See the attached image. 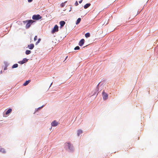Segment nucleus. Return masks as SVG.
I'll list each match as a JSON object with an SVG mask.
<instances>
[{
	"label": "nucleus",
	"mask_w": 158,
	"mask_h": 158,
	"mask_svg": "<svg viewBox=\"0 0 158 158\" xmlns=\"http://www.w3.org/2000/svg\"><path fill=\"white\" fill-rule=\"evenodd\" d=\"M37 36H35V37L34 38V40L35 41L36 40H37Z\"/></svg>",
	"instance_id": "24"
},
{
	"label": "nucleus",
	"mask_w": 158,
	"mask_h": 158,
	"mask_svg": "<svg viewBox=\"0 0 158 158\" xmlns=\"http://www.w3.org/2000/svg\"><path fill=\"white\" fill-rule=\"evenodd\" d=\"M58 31V27L57 25H55L52 31L53 33H55V32H57Z\"/></svg>",
	"instance_id": "5"
},
{
	"label": "nucleus",
	"mask_w": 158,
	"mask_h": 158,
	"mask_svg": "<svg viewBox=\"0 0 158 158\" xmlns=\"http://www.w3.org/2000/svg\"><path fill=\"white\" fill-rule=\"evenodd\" d=\"M31 81L30 80H28V81H25V82L23 84V85L24 86H25L27 85Z\"/></svg>",
	"instance_id": "10"
},
{
	"label": "nucleus",
	"mask_w": 158,
	"mask_h": 158,
	"mask_svg": "<svg viewBox=\"0 0 158 158\" xmlns=\"http://www.w3.org/2000/svg\"><path fill=\"white\" fill-rule=\"evenodd\" d=\"M27 61V60L26 58H24L21 61H20L19 62L21 64H23L26 62Z\"/></svg>",
	"instance_id": "8"
},
{
	"label": "nucleus",
	"mask_w": 158,
	"mask_h": 158,
	"mask_svg": "<svg viewBox=\"0 0 158 158\" xmlns=\"http://www.w3.org/2000/svg\"><path fill=\"white\" fill-rule=\"evenodd\" d=\"M0 152H2L3 153H5L6 152L5 149L0 146Z\"/></svg>",
	"instance_id": "12"
},
{
	"label": "nucleus",
	"mask_w": 158,
	"mask_h": 158,
	"mask_svg": "<svg viewBox=\"0 0 158 158\" xmlns=\"http://www.w3.org/2000/svg\"><path fill=\"white\" fill-rule=\"evenodd\" d=\"M28 2H32V0H28Z\"/></svg>",
	"instance_id": "26"
},
{
	"label": "nucleus",
	"mask_w": 158,
	"mask_h": 158,
	"mask_svg": "<svg viewBox=\"0 0 158 158\" xmlns=\"http://www.w3.org/2000/svg\"><path fill=\"white\" fill-rule=\"evenodd\" d=\"M82 133V131L81 130H79L77 131V135L78 136H79L80 134Z\"/></svg>",
	"instance_id": "15"
},
{
	"label": "nucleus",
	"mask_w": 158,
	"mask_h": 158,
	"mask_svg": "<svg viewBox=\"0 0 158 158\" xmlns=\"http://www.w3.org/2000/svg\"><path fill=\"white\" fill-rule=\"evenodd\" d=\"M85 36L86 38L89 37L90 36V34L89 33H87L85 34Z\"/></svg>",
	"instance_id": "19"
},
{
	"label": "nucleus",
	"mask_w": 158,
	"mask_h": 158,
	"mask_svg": "<svg viewBox=\"0 0 158 158\" xmlns=\"http://www.w3.org/2000/svg\"><path fill=\"white\" fill-rule=\"evenodd\" d=\"M31 53V51L30 50H27L26 52V54L27 55H28Z\"/></svg>",
	"instance_id": "20"
},
{
	"label": "nucleus",
	"mask_w": 158,
	"mask_h": 158,
	"mask_svg": "<svg viewBox=\"0 0 158 158\" xmlns=\"http://www.w3.org/2000/svg\"><path fill=\"white\" fill-rule=\"evenodd\" d=\"M43 106H43L41 107H39L37 109H35V112L34 113V114L36 112L38 111L39 110H40Z\"/></svg>",
	"instance_id": "16"
},
{
	"label": "nucleus",
	"mask_w": 158,
	"mask_h": 158,
	"mask_svg": "<svg viewBox=\"0 0 158 158\" xmlns=\"http://www.w3.org/2000/svg\"><path fill=\"white\" fill-rule=\"evenodd\" d=\"M52 83H51V85H50V86L52 85Z\"/></svg>",
	"instance_id": "30"
},
{
	"label": "nucleus",
	"mask_w": 158,
	"mask_h": 158,
	"mask_svg": "<svg viewBox=\"0 0 158 158\" xmlns=\"http://www.w3.org/2000/svg\"><path fill=\"white\" fill-rule=\"evenodd\" d=\"M78 3L77 2V1H76L75 3V5H76V6H77L78 5Z\"/></svg>",
	"instance_id": "25"
},
{
	"label": "nucleus",
	"mask_w": 158,
	"mask_h": 158,
	"mask_svg": "<svg viewBox=\"0 0 158 158\" xmlns=\"http://www.w3.org/2000/svg\"><path fill=\"white\" fill-rule=\"evenodd\" d=\"M65 23V22L63 21H61L60 22V26H61V27H63Z\"/></svg>",
	"instance_id": "13"
},
{
	"label": "nucleus",
	"mask_w": 158,
	"mask_h": 158,
	"mask_svg": "<svg viewBox=\"0 0 158 158\" xmlns=\"http://www.w3.org/2000/svg\"><path fill=\"white\" fill-rule=\"evenodd\" d=\"M85 42V40L84 39H82L80 40L79 43V45L81 46L83 45L84 44Z\"/></svg>",
	"instance_id": "7"
},
{
	"label": "nucleus",
	"mask_w": 158,
	"mask_h": 158,
	"mask_svg": "<svg viewBox=\"0 0 158 158\" xmlns=\"http://www.w3.org/2000/svg\"><path fill=\"white\" fill-rule=\"evenodd\" d=\"M91 5L90 3H87L84 6V8L85 9L87 8Z\"/></svg>",
	"instance_id": "14"
},
{
	"label": "nucleus",
	"mask_w": 158,
	"mask_h": 158,
	"mask_svg": "<svg viewBox=\"0 0 158 158\" xmlns=\"http://www.w3.org/2000/svg\"><path fill=\"white\" fill-rule=\"evenodd\" d=\"M80 48V47L78 46H77L75 47V48H74V49H79Z\"/></svg>",
	"instance_id": "23"
},
{
	"label": "nucleus",
	"mask_w": 158,
	"mask_h": 158,
	"mask_svg": "<svg viewBox=\"0 0 158 158\" xmlns=\"http://www.w3.org/2000/svg\"><path fill=\"white\" fill-rule=\"evenodd\" d=\"M87 46H85V47H84L83 48H85V47H87Z\"/></svg>",
	"instance_id": "32"
},
{
	"label": "nucleus",
	"mask_w": 158,
	"mask_h": 158,
	"mask_svg": "<svg viewBox=\"0 0 158 158\" xmlns=\"http://www.w3.org/2000/svg\"><path fill=\"white\" fill-rule=\"evenodd\" d=\"M12 110L10 108L9 109H8L6 111V115H8V114L10 113L12 111Z\"/></svg>",
	"instance_id": "9"
},
{
	"label": "nucleus",
	"mask_w": 158,
	"mask_h": 158,
	"mask_svg": "<svg viewBox=\"0 0 158 158\" xmlns=\"http://www.w3.org/2000/svg\"><path fill=\"white\" fill-rule=\"evenodd\" d=\"M7 66H8L7 64H6L5 66V67L4 68V70H6L7 69Z\"/></svg>",
	"instance_id": "21"
},
{
	"label": "nucleus",
	"mask_w": 158,
	"mask_h": 158,
	"mask_svg": "<svg viewBox=\"0 0 158 158\" xmlns=\"http://www.w3.org/2000/svg\"><path fill=\"white\" fill-rule=\"evenodd\" d=\"M82 0H81L80 1H79V3H81L82 2Z\"/></svg>",
	"instance_id": "28"
},
{
	"label": "nucleus",
	"mask_w": 158,
	"mask_h": 158,
	"mask_svg": "<svg viewBox=\"0 0 158 158\" xmlns=\"http://www.w3.org/2000/svg\"><path fill=\"white\" fill-rule=\"evenodd\" d=\"M65 144L68 147L69 149L71 151H73L74 149L73 146L72 144L69 142H67Z\"/></svg>",
	"instance_id": "2"
},
{
	"label": "nucleus",
	"mask_w": 158,
	"mask_h": 158,
	"mask_svg": "<svg viewBox=\"0 0 158 158\" xmlns=\"http://www.w3.org/2000/svg\"><path fill=\"white\" fill-rule=\"evenodd\" d=\"M81 20V19L80 18H78L76 21V24H78L80 22Z\"/></svg>",
	"instance_id": "17"
},
{
	"label": "nucleus",
	"mask_w": 158,
	"mask_h": 158,
	"mask_svg": "<svg viewBox=\"0 0 158 158\" xmlns=\"http://www.w3.org/2000/svg\"><path fill=\"white\" fill-rule=\"evenodd\" d=\"M102 96L103 99L104 100H106L108 98V94L106 93H105L104 91L102 93Z\"/></svg>",
	"instance_id": "4"
},
{
	"label": "nucleus",
	"mask_w": 158,
	"mask_h": 158,
	"mask_svg": "<svg viewBox=\"0 0 158 158\" xmlns=\"http://www.w3.org/2000/svg\"><path fill=\"white\" fill-rule=\"evenodd\" d=\"M28 46L30 49H31L34 48V46L33 44H30V45H28Z\"/></svg>",
	"instance_id": "11"
},
{
	"label": "nucleus",
	"mask_w": 158,
	"mask_h": 158,
	"mask_svg": "<svg viewBox=\"0 0 158 158\" xmlns=\"http://www.w3.org/2000/svg\"><path fill=\"white\" fill-rule=\"evenodd\" d=\"M58 124V123L56 120H54L53 121L51 124L52 126L56 127Z\"/></svg>",
	"instance_id": "6"
},
{
	"label": "nucleus",
	"mask_w": 158,
	"mask_h": 158,
	"mask_svg": "<svg viewBox=\"0 0 158 158\" xmlns=\"http://www.w3.org/2000/svg\"><path fill=\"white\" fill-rule=\"evenodd\" d=\"M67 57H68V56H67L66 57L65 59H67Z\"/></svg>",
	"instance_id": "31"
},
{
	"label": "nucleus",
	"mask_w": 158,
	"mask_h": 158,
	"mask_svg": "<svg viewBox=\"0 0 158 158\" xmlns=\"http://www.w3.org/2000/svg\"><path fill=\"white\" fill-rule=\"evenodd\" d=\"M34 22V21L32 20H26L25 21H23V23H27L26 25V28L27 29L28 28L31 26V24Z\"/></svg>",
	"instance_id": "1"
},
{
	"label": "nucleus",
	"mask_w": 158,
	"mask_h": 158,
	"mask_svg": "<svg viewBox=\"0 0 158 158\" xmlns=\"http://www.w3.org/2000/svg\"><path fill=\"white\" fill-rule=\"evenodd\" d=\"M40 40H41V39L40 38L38 40L36 43V44H35L36 45H37L39 43L40 41Z\"/></svg>",
	"instance_id": "22"
},
{
	"label": "nucleus",
	"mask_w": 158,
	"mask_h": 158,
	"mask_svg": "<svg viewBox=\"0 0 158 158\" xmlns=\"http://www.w3.org/2000/svg\"><path fill=\"white\" fill-rule=\"evenodd\" d=\"M141 11H139V12H138V13H137V14H139L140 13V12H141Z\"/></svg>",
	"instance_id": "29"
},
{
	"label": "nucleus",
	"mask_w": 158,
	"mask_h": 158,
	"mask_svg": "<svg viewBox=\"0 0 158 158\" xmlns=\"http://www.w3.org/2000/svg\"><path fill=\"white\" fill-rule=\"evenodd\" d=\"M32 19L34 20H38L42 18V17L39 15H34L32 16Z\"/></svg>",
	"instance_id": "3"
},
{
	"label": "nucleus",
	"mask_w": 158,
	"mask_h": 158,
	"mask_svg": "<svg viewBox=\"0 0 158 158\" xmlns=\"http://www.w3.org/2000/svg\"><path fill=\"white\" fill-rule=\"evenodd\" d=\"M18 64H14L12 66V68H16L18 67Z\"/></svg>",
	"instance_id": "18"
},
{
	"label": "nucleus",
	"mask_w": 158,
	"mask_h": 158,
	"mask_svg": "<svg viewBox=\"0 0 158 158\" xmlns=\"http://www.w3.org/2000/svg\"><path fill=\"white\" fill-rule=\"evenodd\" d=\"M64 4H63V3H62V4H61V7H63V6H64Z\"/></svg>",
	"instance_id": "27"
}]
</instances>
